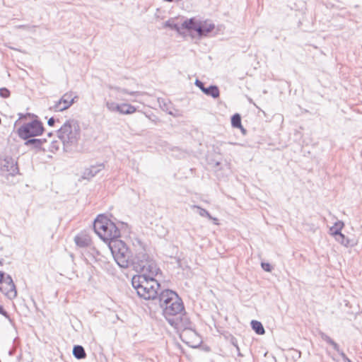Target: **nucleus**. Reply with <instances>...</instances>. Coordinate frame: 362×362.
I'll list each match as a JSON object with an SVG mask.
<instances>
[{
  "mask_svg": "<svg viewBox=\"0 0 362 362\" xmlns=\"http://www.w3.org/2000/svg\"><path fill=\"white\" fill-rule=\"evenodd\" d=\"M93 228L95 233L108 246L117 264L128 267L135 260L146 257V245L139 239H134L127 246L118 238L120 230L107 216L100 214L95 219Z\"/></svg>",
  "mask_w": 362,
  "mask_h": 362,
  "instance_id": "1",
  "label": "nucleus"
},
{
  "mask_svg": "<svg viewBox=\"0 0 362 362\" xmlns=\"http://www.w3.org/2000/svg\"><path fill=\"white\" fill-rule=\"evenodd\" d=\"M163 315L169 323L177 327L182 320L184 306L178 295L170 290L163 291L160 297Z\"/></svg>",
  "mask_w": 362,
  "mask_h": 362,
  "instance_id": "2",
  "label": "nucleus"
},
{
  "mask_svg": "<svg viewBox=\"0 0 362 362\" xmlns=\"http://www.w3.org/2000/svg\"><path fill=\"white\" fill-rule=\"evenodd\" d=\"M132 284L138 295L144 299H154L158 295L160 285L155 279L136 275L133 276Z\"/></svg>",
  "mask_w": 362,
  "mask_h": 362,
  "instance_id": "3",
  "label": "nucleus"
},
{
  "mask_svg": "<svg viewBox=\"0 0 362 362\" xmlns=\"http://www.w3.org/2000/svg\"><path fill=\"white\" fill-rule=\"evenodd\" d=\"M42 132V125L37 121H33L32 122L25 124L18 128L17 131L18 136L23 139H27L30 137L41 135Z\"/></svg>",
  "mask_w": 362,
  "mask_h": 362,
  "instance_id": "4",
  "label": "nucleus"
},
{
  "mask_svg": "<svg viewBox=\"0 0 362 362\" xmlns=\"http://www.w3.org/2000/svg\"><path fill=\"white\" fill-rule=\"evenodd\" d=\"M146 257L138 259L131 263L129 266L134 264H138L141 262L145 261L146 263L142 266V271L143 274L145 275L146 277L150 279H155L160 272L159 268L158 267L156 263L149 259L148 255L147 254V249L146 248Z\"/></svg>",
  "mask_w": 362,
  "mask_h": 362,
  "instance_id": "5",
  "label": "nucleus"
},
{
  "mask_svg": "<svg viewBox=\"0 0 362 362\" xmlns=\"http://www.w3.org/2000/svg\"><path fill=\"white\" fill-rule=\"evenodd\" d=\"M0 291L10 299L17 296V290L13 279L9 276H5L0 272Z\"/></svg>",
  "mask_w": 362,
  "mask_h": 362,
  "instance_id": "6",
  "label": "nucleus"
},
{
  "mask_svg": "<svg viewBox=\"0 0 362 362\" xmlns=\"http://www.w3.org/2000/svg\"><path fill=\"white\" fill-rule=\"evenodd\" d=\"M79 136V129L78 127L72 126L69 123L64 124L59 130V137L64 141L72 142Z\"/></svg>",
  "mask_w": 362,
  "mask_h": 362,
  "instance_id": "7",
  "label": "nucleus"
},
{
  "mask_svg": "<svg viewBox=\"0 0 362 362\" xmlns=\"http://www.w3.org/2000/svg\"><path fill=\"white\" fill-rule=\"evenodd\" d=\"M74 102L71 94H64L54 105L52 109L55 112H61L69 108Z\"/></svg>",
  "mask_w": 362,
  "mask_h": 362,
  "instance_id": "8",
  "label": "nucleus"
},
{
  "mask_svg": "<svg viewBox=\"0 0 362 362\" xmlns=\"http://www.w3.org/2000/svg\"><path fill=\"white\" fill-rule=\"evenodd\" d=\"M181 338L184 342L192 347H196L199 343V336L190 329H187L182 332L181 334Z\"/></svg>",
  "mask_w": 362,
  "mask_h": 362,
  "instance_id": "9",
  "label": "nucleus"
},
{
  "mask_svg": "<svg viewBox=\"0 0 362 362\" xmlns=\"http://www.w3.org/2000/svg\"><path fill=\"white\" fill-rule=\"evenodd\" d=\"M182 30H186L190 33H195L199 36V21L190 18L182 23Z\"/></svg>",
  "mask_w": 362,
  "mask_h": 362,
  "instance_id": "10",
  "label": "nucleus"
},
{
  "mask_svg": "<svg viewBox=\"0 0 362 362\" xmlns=\"http://www.w3.org/2000/svg\"><path fill=\"white\" fill-rule=\"evenodd\" d=\"M195 84L197 87H199L205 94L208 95H211L213 98H218L219 96V90L216 86H211L209 88H205L202 82L199 80H197Z\"/></svg>",
  "mask_w": 362,
  "mask_h": 362,
  "instance_id": "11",
  "label": "nucleus"
},
{
  "mask_svg": "<svg viewBox=\"0 0 362 362\" xmlns=\"http://www.w3.org/2000/svg\"><path fill=\"white\" fill-rule=\"evenodd\" d=\"M214 29V25L209 21H199V36L206 35Z\"/></svg>",
  "mask_w": 362,
  "mask_h": 362,
  "instance_id": "12",
  "label": "nucleus"
},
{
  "mask_svg": "<svg viewBox=\"0 0 362 362\" xmlns=\"http://www.w3.org/2000/svg\"><path fill=\"white\" fill-rule=\"evenodd\" d=\"M4 164H2L4 170L8 172H11L13 175L17 172L18 168L16 162L12 158H6L4 160Z\"/></svg>",
  "mask_w": 362,
  "mask_h": 362,
  "instance_id": "13",
  "label": "nucleus"
},
{
  "mask_svg": "<svg viewBox=\"0 0 362 362\" xmlns=\"http://www.w3.org/2000/svg\"><path fill=\"white\" fill-rule=\"evenodd\" d=\"M181 21H179V18H175V19H170L165 24V28H169L170 29L175 30L178 33H181L182 31V26Z\"/></svg>",
  "mask_w": 362,
  "mask_h": 362,
  "instance_id": "14",
  "label": "nucleus"
},
{
  "mask_svg": "<svg viewBox=\"0 0 362 362\" xmlns=\"http://www.w3.org/2000/svg\"><path fill=\"white\" fill-rule=\"evenodd\" d=\"M116 109L119 113L125 115L134 113L136 110L135 107L127 103L118 105H117Z\"/></svg>",
  "mask_w": 362,
  "mask_h": 362,
  "instance_id": "15",
  "label": "nucleus"
},
{
  "mask_svg": "<svg viewBox=\"0 0 362 362\" xmlns=\"http://www.w3.org/2000/svg\"><path fill=\"white\" fill-rule=\"evenodd\" d=\"M73 354L78 359L85 358L86 354L83 346L76 345L73 349Z\"/></svg>",
  "mask_w": 362,
  "mask_h": 362,
  "instance_id": "16",
  "label": "nucleus"
},
{
  "mask_svg": "<svg viewBox=\"0 0 362 362\" xmlns=\"http://www.w3.org/2000/svg\"><path fill=\"white\" fill-rule=\"evenodd\" d=\"M251 325L253 329V330L257 334H264L265 331L263 327L262 324L257 320H252L251 322Z\"/></svg>",
  "mask_w": 362,
  "mask_h": 362,
  "instance_id": "17",
  "label": "nucleus"
},
{
  "mask_svg": "<svg viewBox=\"0 0 362 362\" xmlns=\"http://www.w3.org/2000/svg\"><path fill=\"white\" fill-rule=\"evenodd\" d=\"M356 241L354 238L346 237L341 233V244L346 247H352L356 245Z\"/></svg>",
  "mask_w": 362,
  "mask_h": 362,
  "instance_id": "18",
  "label": "nucleus"
},
{
  "mask_svg": "<svg viewBox=\"0 0 362 362\" xmlns=\"http://www.w3.org/2000/svg\"><path fill=\"white\" fill-rule=\"evenodd\" d=\"M231 124L233 127L243 130V127L241 124V117L239 114H235L232 117Z\"/></svg>",
  "mask_w": 362,
  "mask_h": 362,
  "instance_id": "19",
  "label": "nucleus"
},
{
  "mask_svg": "<svg viewBox=\"0 0 362 362\" xmlns=\"http://www.w3.org/2000/svg\"><path fill=\"white\" fill-rule=\"evenodd\" d=\"M89 240L85 237H83L81 235H77L75 238V242L76 243L79 245L80 247H84L88 244Z\"/></svg>",
  "mask_w": 362,
  "mask_h": 362,
  "instance_id": "20",
  "label": "nucleus"
},
{
  "mask_svg": "<svg viewBox=\"0 0 362 362\" xmlns=\"http://www.w3.org/2000/svg\"><path fill=\"white\" fill-rule=\"evenodd\" d=\"M25 144L27 146L33 144V145H35V146H37V147H40L42 144V141L40 139H30V140L27 141L25 142Z\"/></svg>",
  "mask_w": 362,
  "mask_h": 362,
  "instance_id": "21",
  "label": "nucleus"
},
{
  "mask_svg": "<svg viewBox=\"0 0 362 362\" xmlns=\"http://www.w3.org/2000/svg\"><path fill=\"white\" fill-rule=\"evenodd\" d=\"M0 95L4 98H7L10 96V91L6 88H0Z\"/></svg>",
  "mask_w": 362,
  "mask_h": 362,
  "instance_id": "22",
  "label": "nucleus"
},
{
  "mask_svg": "<svg viewBox=\"0 0 362 362\" xmlns=\"http://www.w3.org/2000/svg\"><path fill=\"white\" fill-rule=\"evenodd\" d=\"M351 298H352V301H350V300H344V303H345V305H346V307H349L350 308H352L354 303H356V302H355V299H354V297H352Z\"/></svg>",
  "mask_w": 362,
  "mask_h": 362,
  "instance_id": "23",
  "label": "nucleus"
},
{
  "mask_svg": "<svg viewBox=\"0 0 362 362\" xmlns=\"http://www.w3.org/2000/svg\"><path fill=\"white\" fill-rule=\"evenodd\" d=\"M341 361L342 362H352L347 356L342 352H341Z\"/></svg>",
  "mask_w": 362,
  "mask_h": 362,
  "instance_id": "24",
  "label": "nucleus"
},
{
  "mask_svg": "<svg viewBox=\"0 0 362 362\" xmlns=\"http://www.w3.org/2000/svg\"><path fill=\"white\" fill-rule=\"evenodd\" d=\"M262 267L267 272L271 271V266L269 263H262Z\"/></svg>",
  "mask_w": 362,
  "mask_h": 362,
  "instance_id": "25",
  "label": "nucleus"
},
{
  "mask_svg": "<svg viewBox=\"0 0 362 362\" xmlns=\"http://www.w3.org/2000/svg\"><path fill=\"white\" fill-rule=\"evenodd\" d=\"M0 314L5 316L6 317H8V313L4 310L1 305H0Z\"/></svg>",
  "mask_w": 362,
  "mask_h": 362,
  "instance_id": "26",
  "label": "nucleus"
},
{
  "mask_svg": "<svg viewBox=\"0 0 362 362\" xmlns=\"http://www.w3.org/2000/svg\"><path fill=\"white\" fill-rule=\"evenodd\" d=\"M54 119L53 118H50L49 120H48V124L49 126H53L54 125Z\"/></svg>",
  "mask_w": 362,
  "mask_h": 362,
  "instance_id": "27",
  "label": "nucleus"
},
{
  "mask_svg": "<svg viewBox=\"0 0 362 362\" xmlns=\"http://www.w3.org/2000/svg\"><path fill=\"white\" fill-rule=\"evenodd\" d=\"M330 232L332 235H337L339 233L338 230L337 229L333 230L332 228L330 229Z\"/></svg>",
  "mask_w": 362,
  "mask_h": 362,
  "instance_id": "28",
  "label": "nucleus"
},
{
  "mask_svg": "<svg viewBox=\"0 0 362 362\" xmlns=\"http://www.w3.org/2000/svg\"><path fill=\"white\" fill-rule=\"evenodd\" d=\"M344 226V222L341 221V230H342Z\"/></svg>",
  "mask_w": 362,
  "mask_h": 362,
  "instance_id": "29",
  "label": "nucleus"
}]
</instances>
